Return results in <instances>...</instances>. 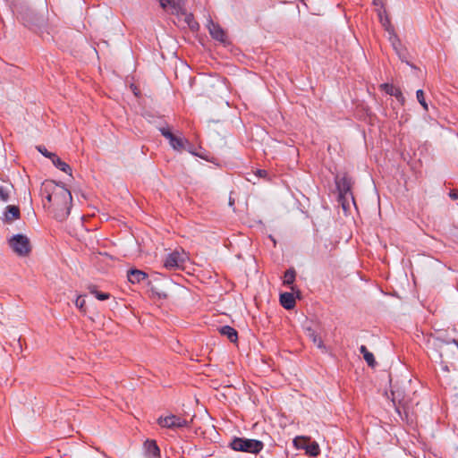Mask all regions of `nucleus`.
Wrapping results in <instances>:
<instances>
[{"label": "nucleus", "instance_id": "1", "mask_svg": "<svg viewBox=\"0 0 458 458\" xmlns=\"http://www.w3.org/2000/svg\"><path fill=\"white\" fill-rule=\"evenodd\" d=\"M41 195L45 198L44 207L52 208L56 219L64 220L71 210L72 194L70 191L53 181H46L41 185Z\"/></svg>", "mask_w": 458, "mask_h": 458}, {"label": "nucleus", "instance_id": "2", "mask_svg": "<svg viewBox=\"0 0 458 458\" xmlns=\"http://www.w3.org/2000/svg\"><path fill=\"white\" fill-rule=\"evenodd\" d=\"M192 420L193 418L187 420L183 416L170 413L165 416H160L157 419V424L162 428L175 430L182 428H190Z\"/></svg>", "mask_w": 458, "mask_h": 458}, {"label": "nucleus", "instance_id": "3", "mask_svg": "<svg viewBox=\"0 0 458 458\" xmlns=\"http://www.w3.org/2000/svg\"><path fill=\"white\" fill-rule=\"evenodd\" d=\"M230 446L235 451L257 454L263 448V444L255 439L235 437Z\"/></svg>", "mask_w": 458, "mask_h": 458}, {"label": "nucleus", "instance_id": "4", "mask_svg": "<svg viewBox=\"0 0 458 458\" xmlns=\"http://www.w3.org/2000/svg\"><path fill=\"white\" fill-rule=\"evenodd\" d=\"M8 242L13 251L20 257H26L31 251L30 239L23 234L13 235Z\"/></svg>", "mask_w": 458, "mask_h": 458}, {"label": "nucleus", "instance_id": "5", "mask_svg": "<svg viewBox=\"0 0 458 458\" xmlns=\"http://www.w3.org/2000/svg\"><path fill=\"white\" fill-rule=\"evenodd\" d=\"M187 260L188 255L183 250H175L166 256L164 267L170 270L182 268Z\"/></svg>", "mask_w": 458, "mask_h": 458}, {"label": "nucleus", "instance_id": "6", "mask_svg": "<svg viewBox=\"0 0 458 458\" xmlns=\"http://www.w3.org/2000/svg\"><path fill=\"white\" fill-rule=\"evenodd\" d=\"M161 134L169 140L170 146L176 151H182L185 149V145L188 142L183 137L174 134L168 128H160Z\"/></svg>", "mask_w": 458, "mask_h": 458}, {"label": "nucleus", "instance_id": "7", "mask_svg": "<svg viewBox=\"0 0 458 458\" xmlns=\"http://www.w3.org/2000/svg\"><path fill=\"white\" fill-rule=\"evenodd\" d=\"M388 34H389V41H390L394 50L399 56V58L403 62H407L405 60L406 59V51L403 47L402 43H401L400 39L398 38L397 35L394 33V30H391V32Z\"/></svg>", "mask_w": 458, "mask_h": 458}, {"label": "nucleus", "instance_id": "8", "mask_svg": "<svg viewBox=\"0 0 458 458\" xmlns=\"http://www.w3.org/2000/svg\"><path fill=\"white\" fill-rule=\"evenodd\" d=\"M208 29L214 39L220 42L225 41V32L218 24L215 23L213 21H208Z\"/></svg>", "mask_w": 458, "mask_h": 458}, {"label": "nucleus", "instance_id": "9", "mask_svg": "<svg viewBox=\"0 0 458 458\" xmlns=\"http://www.w3.org/2000/svg\"><path fill=\"white\" fill-rule=\"evenodd\" d=\"M160 4L164 9H169L172 13H179L182 11L184 0H160Z\"/></svg>", "mask_w": 458, "mask_h": 458}, {"label": "nucleus", "instance_id": "10", "mask_svg": "<svg viewBox=\"0 0 458 458\" xmlns=\"http://www.w3.org/2000/svg\"><path fill=\"white\" fill-rule=\"evenodd\" d=\"M144 451L147 458H158L160 450L155 440H147L144 443Z\"/></svg>", "mask_w": 458, "mask_h": 458}, {"label": "nucleus", "instance_id": "11", "mask_svg": "<svg viewBox=\"0 0 458 458\" xmlns=\"http://www.w3.org/2000/svg\"><path fill=\"white\" fill-rule=\"evenodd\" d=\"M380 88L388 95L394 96L397 100L401 103H404V98L399 88L394 87L392 84L384 83L380 85Z\"/></svg>", "mask_w": 458, "mask_h": 458}, {"label": "nucleus", "instance_id": "12", "mask_svg": "<svg viewBox=\"0 0 458 458\" xmlns=\"http://www.w3.org/2000/svg\"><path fill=\"white\" fill-rule=\"evenodd\" d=\"M147 274L139 269H131L127 272L128 280L131 284H138L147 278Z\"/></svg>", "mask_w": 458, "mask_h": 458}, {"label": "nucleus", "instance_id": "13", "mask_svg": "<svg viewBox=\"0 0 458 458\" xmlns=\"http://www.w3.org/2000/svg\"><path fill=\"white\" fill-rule=\"evenodd\" d=\"M280 303L286 310H292L295 306V299L293 293H284L280 294Z\"/></svg>", "mask_w": 458, "mask_h": 458}, {"label": "nucleus", "instance_id": "14", "mask_svg": "<svg viewBox=\"0 0 458 458\" xmlns=\"http://www.w3.org/2000/svg\"><path fill=\"white\" fill-rule=\"evenodd\" d=\"M222 335L226 336L232 343H236L238 339L237 331L230 326H224L219 328Z\"/></svg>", "mask_w": 458, "mask_h": 458}, {"label": "nucleus", "instance_id": "15", "mask_svg": "<svg viewBox=\"0 0 458 458\" xmlns=\"http://www.w3.org/2000/svg\"><path fill=\"white\" fill-rule=\"evenodd\" d=\"M20 217V209L16 206H7L4 212V220L8 223Z\"/></svg>", "mask_w": 458, "mask_h": 458}, {"label": "nucleus", "instance_id": "16", "mask_svg": "<svg viewBox=\"0 0 458 458\" xmlns=\"http://www.w3.org/2000/svg\"><path fill=\"white\" fill-rule=\"evenodd\" d=\"M53 162V164L59 168L61 171L71 174H72V168L68 164L62 161L59 157H57L55 154L52 155V157L50 158Z\"/></svg>", "mask_w": 458, "mask_h": 458}, {"label": "nucleus", "instance_id": "17", "mask_svg": "<svg viewBox=\"0 0 458 458\" xmlns=\"http://www.w3.org/2000/svg\"><path fill=\"white\" fill-rule=\"evenodd\" d=\"M360 353H362L363 358L366 360L367 364L369 367L374 368L376 366L377 362L375 360L373 353L369 352L368 349L366 348V346H364V345L360 346Z\"/></svg>", "mask_w": 458, "mask_h": 458}, {"label": "nucleus", "instance_id": "18", "mask_svg": "<svg viewBox=\"0 0 458 458\" xmlns=\"http://www.w3.org/2000/svg\"><path fill=\"white\" fill-rule=\"evenodd\" d=\"M378 17H379V21H380L382 26L385 28V30L388 33H390L391 30H394V28L392 27L387 15L385 13V11L379 10L378 11Z\"/></svg>", "mask_w": 458, "mask_h": 458}, {"label": "nucleus", "instance_id": "19", "mask_svg": "<svg viewBox=\"0 0 458 458\" xmlns=\"http://www.w3.org/2000/svg\"><path fill=\"white\" fill-rule=\"evenodd\" d=\"M310 438L308 437H296L293 439V445L297 449H306L308 443L310 442Z\"/></svg>", "mask_w": 458, "mask_h": 458}, {"label": "nucleus", "instance_id": "20", "mask_svg": "<svg viewBox=\"0 0 458 458\" xmlns=\"http://www.w3.org/2000/svg\"><path fill=\"white\" fill-rule=\"evenodd\" d=\"M306 454L310 456L316 457L319 454V446L316 442H309L305 449Z\"/></svg>", "mask_w": 458, "mask_h": 458}, {"label": "nucleus", "instance_id": "21", "mask_svg": "<svg viewBox=\"0 0 458 458\" xmlns=\"http://www.w3.org/2000/svg\"><path fill=\"white\" fill-rule=\"evenodd\" d=\"M308 335L318 348H324L321 338L316 334V332L310 328L308 329Z\"/></svg>", "mask_w": 458, "mask_h": 458}, {"label": "nucleus", "instance_id": "22", "mask_svg": "<svg viewBox=\"0 0 458 458\" xmlns=\"http://www.w3.org/2000/svg\"><path fill=\"white\" fill-rule=\"evenodd\" d=\"M295 276L296 272L293 268L286 270L284 276V284L287 285L292 284L295 280Z\"/></svg>", "mask_w": 458, "mask_h": 458}, {"label": "nucleus", "instance_id": "23", "mask_svg": "<svg viewBox=\"0 0 458 458\" xmlns=\"http://www.w3.org/2000/svg\"><path fill=\"white\" fill-rule=\"evenodd\" d=\"M416 97L419 101V103L422 106V107L425 110H428V104L426 103L425 98H424V92L422 89H418L416 92Z\"/></svg>", "mask_w": 458, "mask_h": 458}, {"label": "nucleus", "instance_id": "24", "mask_svg": "<svg viewBox=\"0 0 458 458\" xmlns=\"http://www.w3.org/2000/svg\"><path fill=\"white\" fill-rule=\"evenodd\" d=\"M85 299L83 296L80 295L75 301V306L80 309L82 312H86L85 310Z\"/></svg>", "mask_w": 458, "mask_h": 458}, {"label": "nucleus", "instance_id": "25", "mask_svg": "<svg viewBox=\"0 0 458 458\" xmlns=\"http://www.w3.org/2000/svg\"><path fill=\"white\" fill-rule=\"evenodd\" d=\"M0 199L3 201L9 199V189L5 186H0Z\"/></svg>", "mask_w": 458, "mask_h": 458}, {"label": "nucleus", "instance_id": "26", "mask_svg": "<svg viewBox=\"0 0 458 458\" xmlns=\"http://www.w3.org/2000/svg\"><path fill=\"white\" fill-rule=\"evenodd\" d=\"M38 150L43 155L45 156L46 157H48V158H51L52 157V155H54L55 153H52V152H49L45 147L43 146H38L37 147Z\"/></svg>", "mask_w": 458, "mask_h": 458}, {"label": "nucleus", "instance_id": "27", "mask_svg": "<svg viewBox=\"0 0 458 458\" xmlns=\"http://www.w3.org/2000/svg\"><path fill=\"white\" fill-rule=\"evenodd\" d=\"M392 395H393V402L395 403L396 401H398L399 404L403 405V408H405V403H402V401L400 399V393L398 391H392Z\"/></svg>", "mask_w": 458, "mask_h": 458}, {"label": "nucleus", "instance_id": "28", "mask_svg": "<svg viewBox=\"0 0 458 458\" xmlns=\"http://www.w3.org/2000/svg\"><path fill=\"white\" fill-rule=\"evenodd\" d=\"M95 296L99 301H106V300L109 299L110 294L98 292V293H97V294Z\"/></svg>", "mask_w": 458, "mask_h": 458}, {"label": "nucleus", "instance_id": "29", "mask_svg": "<svg viewBox=\"0 0 458 458\" xmlns=\"http://www.w3.org/2000/svg\"><path fill=\"white\" fill-rule=\"evenodd\" d=\"M449 197L455 200L458 199V190H453L449 192Z\"/></svg>", "mask_w": 458, "mask_h": 458}, {"label": "nucleus", "instance_id": "30", "mask_svg": "<svg viewBox=\"0 0 458 458\" xmlns=\"http://www.w3.org/2000/svg\"><path fill=\"white\" fill-rule=\"evenodd\" d=\"M445 344H446L444 340L437 338L435 339L434 344L437 347H442Z\"/></svg>", "mask_w": 458, "mask_h": 458}, {"label": "nucleus", "instance_id": "31", "mask_svg": "<svg viewBox=\"0 0 458 458\" xmlns=\"http://www.w3.org/2000/svg\"><path fill=\"white\" fill-rule=\"evenodd\" d=\"M267 174L266 170L259 169L257 170L256 175L259 177H266Z\"/></svg>", "mask_w": 458, "mask_h": 458}, {"label": "nucleus", "instance_id": "32", "mask_svg": "<svg viewBox=\"0 0 458 458\" xmlns=\"http://www.w3.org/2000/svg\"><path fill=\"white\" fill-rule=\"evenodd\" d=\"M89 293H92V294H94V295H96V294H97V293H98V291H97L96 287H95V286H93V285H92V286H89Z\"/></svg>", "mask_w": 458, "mask_h": 458}, {"label": "nucleus", "instance_id": "33", "mask_svg": "<svg viewBox=\"0 0 458 458\" xmlns=\"http://www.w3.org/2000/svg\"><path fill=\"white\" fill-rule=\"evenodd\" d=\"M188 22H189V25H190V27H191V29H194V28H195V26H197V25H198L196 22H194V23H192V24H191V21H190V20L188 21Z\"/></svg>", "mask_w": 458, "mask_h": 458}, {"label": "nucleus", "instance_id": "34", "mask_svg": "<svg viewBox=\"0 0 458 458\" xmlns=\"http://www.w3.org/2000/svg\"><path fill=\"white\" fill-rule=\"evenodd\" d=\"M373 2H374V4H376V5H378L380 4L379 0H373Z\"/></svg>", "mask_w": 458, "mask_h": 458}, {"label": "nucleus", "instance_id": "35", "mask_svg": "<svg viewBox=\"0 0 458 458\" xmlns=\"http://www.w3.org/2000/svg\"><path fill=\"white\" fill-rule=\"evenodd\" d=\"M396 411H397L399 413H401V411H400V407H396Z\"/></svg>", "mask_w": 458, "mask_h": 458}]
</instances>
